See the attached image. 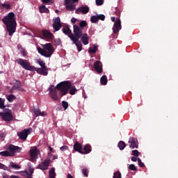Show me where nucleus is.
<instances>
[{
  "mask_svg": "<svg viewBox=\"0 0 178 178\" xmlns=\"http://www.w3.org/2000/svg\"><path fill=\"white\" fill-rule=\"evenodd\" d=\"M92 150V147H91V145L87 144L83 147V153L82 155H87V154H90Z\"/></svg>",
  "mask_w": 178,
  "mask_h": 178,
  "instance_id": "obj_22",
  "label": "nucleus"
},
{
  "mask_svg": "<svg viewBox=\"0 0 178 178\" xmlns=\"http://www.w3.org/2000/svg\"><path fill=\"white\" fill-rule=\"evenodd\" d=\"M17 63L19 65L22 67V69H25V70H29L30 72H35V67L31 66L29 60L18 58L17 59Z\"/></svg>",
  "mask_w": 178,
  "mask_h": 178,
  "instance_id": "obj_4",
  "label": "nucleus"
},
{
  "mask_svg": "<svg viewBox=\"0 0 178 178\" xmlns=\"http://www.w3.org/2000/svg\"><path fill=\"white\" fill-rule=\"evenodd\" d=\"M97 19L102 20V22H104V20H105V16L102 14H100V15H97Z\"/></svg>",
  "mask_w": 178,
  "mask_h": 178,
  "instance_id": "obj_49",
  "label": "nucleus"
},
{
  "mask_svg": "<svg viewBox=\"0 0 178 178\" xmlns=\"http://www.w3.org/2000/svg\"><path fill=\"white\" fill-rule=\"evenodd\" d=\"M72 41L73 44H76L78 52H80L83 49V44H81V42H80L79 40H72Z\"/></svg>",
  "mask_w": 178,
  "mask_h": 178,
  "instance_id": "obj_24",
  "label": "nucleus"
},
{
  "mask_svg": "<svg viewBox=\"0 0 178 178\" xmlns=\"http://www.w3.org/2000/svg\"><path fill=\"white\" fill-rule=\"evenodd\" d=\"M0 169H3V170H8V172H10V169H15L16 170L20 169V165L15 164V163L11 161L8 168V166L0 163Z\"/></svg>",
  "mask_w": 178,
  "mask_h": 178,
  "instance_id": "obj_5",
  "label": "nucleus"
},
{
  "mask_svg": "<svg viewBox=\"0 0 178 178\" xmlns=\"http://www.w3.org/2000/svg\"><path fill=\"white\" fill-rule=\"evenodd\" d=\"M73 148L74 151L83 155V145H81L80 143L76 141L73 145Z\"/></svg>",
  "mask_w": 178,
  "mask_h": 178,
  "instance_id": "obj_18",
  "label": "nucleus"
},
{
  "mask_svg": "<svg viewBox=\"0 0 178 178\" xmlns=\"http://www.w3.org/2000/svg\"><path fill=\"white\" fill-rule=\"evenodd\" d=\"M115 17H111V22H115Z\"/></svg>",
  "mask_w": 178,
  "mask_h": 178,
  "instance_id": "obj_61",
  "label": "nucleus"
},
{
  "mask_svg": "<svg viewBox=\"0 0 178 178\" xmlns=\"http://www.w3.org/2000/svg\"><path fill=\"white\" fill-rule=\"evenodd\" d=\"M113 178H122V173L120 171L114 172Z\"/></svg>",
  "mask_w": 178,
  "mask_h": 178,
  "instance_id": "obj_38",
  "label": "nucleus"
},
{
  "mask_svg": "<svg viewBox=\"0 0 178 178\" xmlns=\"http://www.w3.org/2000/svg\"><path fill=\"white\" fill-rule=\"evenodd\" d=\"M5 107V99L0 98V109H3Z\"/></svg>",
  "mask_w": 178,
  "mask_h": 178,
  "instance_id": "obj_42",
  "label": "nucleus"
},
{
  "mask_svg": "<svg viewBox=\"0 0 178 178\" xmlns=\"http://www.w3.org/2000/svg\"><path fill=\"white\" fill-rule=\"evenodd\" d=\"M49 163H51V159H45L38 165L37 169H40V170H48V168H49Z\"/></svg>",
  "mask_w": 178,
  "mask_h": 178,
  "instance_id": "obj_8",
  "label": "nucleus"
},
{
  "mask_svg": "<svg viewBox=\"0 0 178 178\" xmlns=\"http://www.w3.org/2000/svg\"><path fill=\"white\" fill-rule=\"evenodd\" d=\"M0 155H1V156H12V154L9 151L1 152Z\"/></svg>",
  "mask_w": 178,
  "mask_h": 178,
  "instance_id": "obj_37",
  "label": "nucleus"
},
{
  "mask_svg": "<svg viewBox=\"0 0 178 178\" xmlns=\"http://www.w3.org/2000/svg\"><path fill=\"white\" fill-rule=\"evenodd\" d=\"M129 169L130 170H134V171L137 170V168L136 167V165L134 164H130L129 166Z\"/></svg>",
  "mask_w": 178,
  "mask_h": 178,
  "instance_id": "obj_47",
  "label": "nucleus"
},
{
  "mask_svg": "<svg viewBox=\"0 0 178 178\" xmlns=\"http://www.w3.org/2000/svg\"><path fill=\"white\" fill-rule=\"evenodd\" d=\"M131 160L132 161V162H137V161H138V159H137V157L134 156L131 158Z\"/></svg>",
  "mask_w": 178,
  "mask_h": 178,
  "instance_id": "obj_55",
  "label": "nucleus"
},
{
  "mask_svg": "<svg viewBox=\"0 0 178 178\" xmlns=\"http://www.w3.org/2000/svg\"><path fill=\"white\" fill-rule=\"evenodd\" d=\"M42 35L44 38H45V40H53L54 38V34H52V33H51V31L48 30L44 29L42 31Z\"/></svg>",
  "mask_w": 178,
  "mask_h": 178,
  "instance_id": "obj_19",
  "label": "nucleus"
},
{
  "mask_svg": "<svg viewBox=\"0 0 178 178\" xmlns=\"http://www.w3.org/2000/svg\"><path fill=\"white\" fill-rule=\"evenodd\" d=\"M73 29L74 33H72V35H70V38L71 41H79V40H80V38L84 35L83 29L79 28V26L77 25H74Z\"/></svg>",
  "mask_w": 178,
  "mask_h": 178,
  "instance_id": "obj_3",
  "label": "nucleus"
},
{
  "mask_svg": "<svg viewBox=\"0 0 178 178\" xmlns=\"http://www.w3.org/2000/svg\"><path fill=\"white\" fill-rule=\"evenodd\" d=\"M67 178H73V176H72L70 174H68L67 175Z\"/></svg>",
  "mask_w": 178,
  "mask_h": 178,
  "instance_id": "obj_60",
  "label": "nucleus"
},
{
  "mask_svg": "<svg viewBox=\"0 0 178 178\" xmlns=\"http://www.w3.org/2000/svg\"><path fill=\"white\" fill-rule=\"evenodd\" d=\"M49 178H56V173L55 172V168H52L49 172Z\"/></svg>",
  "mask_w": 178,
  "mask_h": 178,
  "instance_id": "obj_30",
  "label": "nucleus"
},
{
  "mask_svg": "<svg viewBox=\"0 0 178 178\" xmlns=\"http://www.w3.org/2000/svg\"><path fill=\"white\" fill-rule=\"evenodd\" d=\"M38 62V65H40V66H41V67H42L41 69L47 67V66H45V63L44 61L39 60Z\"/></svg>",
  "mask_w": 178,
  "mask_h": 178,
  "instance_id": "obj_48",
  "label": "nucleus"
},
{
  "mask_svg": "<svg viewBox=\"0 0 178 178\" xmlns=\"http://www.w3.org/2000/svg\"><path fill=\"white\" fill-rule=\"evenodd\" d=\"M63 33L65 34V35H68L69 38H70V35H73L72 30L67 27L63 29Z\"/></svg>",
  "mask_w": 178,
  "mask_h": 178,
  "instance_id": "obj_26",
  "label": "nucleus"
},
{
  "mask_svg": "<svg viewBox=\"0 0 178 178\" xmlns=\"http://www.w3.org/2000/svg\"><path fill=\"white\" fill-rule=\"evenodd\" d=\"M56 44L57 45H60L62 44V41L60 40V39H56Z\"/></svg>",
  "mask_w": 178,
  "mask_h": 178,
  "instance_id": "obj_56",
  "label": "nucleus"
},
{
  "mask_svg": "<svg viewBox=\"0 0 178 178\" xmlns=\"http://www.w3.org/2000/svg\"><path fill=\"white\" fill-rule=\"evenodd\" d=\"M140 152H138V150L135 149V150H132V155L134 156H138L140 155Z\"/></svg>",
  "mask_w": 178,
  "mask_h": 178,
  "instance_id": "obj_46",
  "label": "nucleus"
},
{
  "mask_svg": "<svg viewBox=\"0 0 178 178\" xmlns=\"http://www.w3.org/2000/svg\"><path fill=\"white\" fill-rule=\"evenodd\" d=\"M31 133V129H24L21 132L17 133L18 137L20 138V140H26L29 134Z\"/></svg>",
  "mask_w": 178,
  "mask_h": 178,
  "instance_id": "obj_10",
  "label": "nucleus"
},
{
  "mask_svg": "<svg viewBox=\"0 0 178 178\" xmlns=\"http://www.w3.org/2000/svg\"><path fill=\"white\" fill-rule=\"evenodd\" d=\"M2 177L3 178H9V175L8 174H6V172H3Z\"/></svg>",
  "mask_w": 178,
  "mask_h": 178,
  "instance_id": "obj_57",
  "label": "nucleus"
},
{
  "mask_svg": "<svg viewBox=\"0 0 178 178\" xmlns=\"http://www.w3.org/2000/svg\"><path fill=\"white\" fill-rule=\"evenodd\" d=\"M8 150L10 151V154H11V156H13L16 152H20L21 148L14 145H9Z\"/></svg>",
  "mask_w": 178,
  "mask_h": 178,
  "instance_id": "obj_15",
  "label": "nucleus"
},
{
  "mask_svg": "<svg viewBox=\"0 0 178 178\" xmlns=\"http://www.w3.org/2000/svg\"><path fill=\"white\" fill-rule=\"evenodd\" d=\"M60 151H67L69 149V147L67 145H64L60 148Z\"/></svg>",
  "mask_w": 178,
  "mask_h": 178,
  "instance_id": "obj_52",
  "label": "nucleus"
},
{
  "mask_svg": "<svg viewBox=\"0 0 178 178\" xmlns=\"http://www.w3.org/2000/svg\"><path fill=\"white\" fill-rule=\"evenodd\" d=\"M69 92H70V95H74V94H76L77 92V89L76 88V86L72 87V85H71V88L70 89Z\"/></svg>",
  "mask_w": 178,
  "mask_h": 178,
  "instance_id": "obj_33",
  "label": "nucleus"
},
{
  "mask_svg": "<svg viewBox=\"0 0 178 178\" xmlns=\"http://www.w3.org/2000/svg\"><path fill=\"white\" fill-rule=\"evenodd\" d=\"M19 51H20V53L22 54V56H27V51H26V49L20 47H19Z\"/></svg>",
  "mask_w": 178,
  "mask_h": 178,
  "instance_id": "obj_34",
  "label": "nucleus"
},
{
  "mask_svg": "<svg viewBox=\"0 0 178 178\" xmlns=\"http://www.w3.org/2000/svg\"><path fill=\"white\" fill-rule=\"evenodd\" d=\"M0 116L1 119L4 120V122H11L13 119V116L12 115V111L8 110V111L1 112Z\"/></svg>",
  "mask_w": 178,
  "mask_h": 178,
  "instance_id": "obj_7",
  "label": "nucleus"
},
{
  "mask_svg": "<svg viewBox=\"0 0 178 178\" xmlns=\"http://www.w3.org/2000/svg\"><path fill=\"white\" fill-rule=\"evenodd\" d=\"M74 3H76V2H79V0H71Z\"/></svg>",
  "mask_w": 178,
  "mask_h": 178,
  "instance_id": "obj_62",
  "label": "nucleus"
},
{
  "mask_svg": "<svg viewBox=\"0 0 178 178\" xmlns=\"http://www.w3.org/2000/svg\"><path fill=\"white\" fill-rule=\"evenodd\" d=\"M26 178H33L31 176H28Z\"/></svg>",
  "mask_w": 178,
  "mask_h": 178,
  "instance_id": "obj_64",
  "label": "nucleus"
},
{
  "mask_svg": "<svg viewBox=\"0 0 178 178\" xmlns=\"http://www.w3.org/2000/svg\"><path fill=\"white\" fill-rule=\"evenodd\" d=\"M56 88L60 91V97H63L66 95L69 92L70 88H72V83L69 81L60 82L57 84Z\"/></svg>",
  "mask_w": 178,
  "mask_h": 178,
  "instance_id": "obj_2",
  "label": "nucleus"
},
{
  "mask_svg": "<svg viewBox=\"0 0 178 178\" xmlns=\"http://www.w3.org/2000/svg\"><path fill=\"white\" fill-rule=\"evenodd\" d=\"M62 106L64 108V111H66V109H67V108H69V103H67V102H66V101H63Z\"/></svg>",
  "mask_w": 178,
  "mask_h": 178,
  "instance_id": "obj_39",
  "label": "nucleus"
},
{
  "mask_svg": "<svg viewBox=\"0 0 178 178\" xmlns=\"http://www.w3.org/2000/svg\"><path fill=\"white\" fill-rule=\"evenodd\" d=\"M95 2L97 6H101V5H104V0H96Z\"/></svg>",
  "mask_w": 178,
  "mask_h": 178,
  "instance_id": "obj_50",
  "label": "nucleus"
},
{
  "mask_svg": "<svg viewBox=\"0 0 178 178\" xmlns=\"http://www.w3.org/2000/svg\"><path fill=\"white\" fill-rule=\"evenodd\" d=\"M94 68L95 72H97V73H98L99 74H100V73H102V72H104V70L102 69V63L99 60H97L94 63Z\"/></svg>",
  "mask_w": 178,
  "mask_h": 178,
  "instance_id": "obj_17",
  "label": "nucleus"
},
{
  "mask_svg": "<svg viewBox=\"0 0 178 178\" xmlns=\"http://www.w3.org/2000/svg\"><path fill=\"white\" fill-rule=\"evenodd\" d=\"M34 114L35 116H46L47 113L45 112H41L40 108H34L33 109Z\"/></svg>",
  "mask_w": 178,
  "mask_h": 178,
  "instance_id": "obj_25",
  "label": "nucleus"
},
{
  "mask_svg": "<svg viewBox=\"0 0 178 178\" xmlns=\"http://www.w3.org/2000/svg\"><path fill=\"white\" fill-rule=\"evenodd\" d=\"M29 175H31V176H32L33 173H34V168H33L31 166H30L29 168Z\"/></svg>",
  "mask_w": 178,
  "mask_h": 178,
  "instance_id": "obj_53",
  "label": "nucleus"
},
{
  "mask_svg": "<svg viewBox=\"0 0 178 178\" xmlns=\"http://www.w3.org/2000/svg\"><path fill=\"white\" fill-rule=\"evenodd\" d=\"M49 90L51 98H52V99L54 101H58L59 99V97L58 96V92L56 90L51 88H49Z\"/></svg>",
  "mask_w": 178,
  "mask_h": 178,
  "instance_id": "obj_20",
  "label": "nucleus"
},
{
  "mask_svg": "<svg viewBox=\"0 0 178 178\" xmlns=\"http://www.w3.org/2000/svg\"><path fill=\"white\" fill-rule=\"evenodd\" d=\"M89 12L90 7H88V6H81L75 10L76 15H80V13H82V15H87Z\"/></svg>",
  "mask_w": 178,
  "mask_h": 178,
  "instance_id": "obj_11",
  "label": "nucleus"
},
{
  "mask_svg": "<svg viewBox=\"0 0 178 178\" xmlns=\"http://www.w3.org/2000/svg\"><path fill=\"white\" fill-rule=\"evenodd\" d=\"M21 86L22 83L19 82V81H16L15 85L13 86L12 90H17L18 88H20Z\"/></svg>",
  "mask_w": 178,
  "mask_h": 178,
  "instance_id": "obj_36",
  "label": "nucleus"
},
{
  "mask_svg": "<svg viewBox=\"0 0 178 178\" xmlns=\"http://www.w3.org/2000/svg\"><path fill=\"white\" fill-rule=\"evenodd\" d=\"M138 163L140 168H144V166H145V165L141 161V159L140 158H138Z\"/></svg>",
  "mask_w": 178,
  "mask_h": 178,
  "instance_id": "obj_45",
  "label": "nucleus"
},
{
  "mask_svg": "<svg viewBox=\"0 0 178 178\" xmlns=\"http://www.w3.org/2000/svg\"><path fill=\"white\" fill-rule=\"evenodd\" d=\"M43 48L46 51V58H51V56H52V55L54 54V52H55V50L54 49V46H52V44L51 43L45 44Z\"/></svg>",
  "mask_w": 178,
  "mask_h": 178,
  "instance_id": "obj_6",
  "label": "nucleus"
},
{
  "mask_svg": "<svg viewBox=\"0 0 178 178\" xmlns=\"http://www.w3.org/2000/svg\"><path fill=\"white\" fill-rule=\"evenodd\" d=\"M39 10L40 13H49V10L44 5L40 6Z\"/></svg>",
  "mask_w": 178,
  "mask_h": 178,
  "instance_id": "obj_27",
  "label": "nucleus"
},
{
  "mask_svg": "<svg viewBox=\"0 0 178 178\" xmlns=\"http://www.w3.org/2000/svg\"><path fill=\"white\" fill-rule=\"evenodd\" d=\"M49 151L50 152H52V151H54V149L52 147H49Z\"/></svg>",
  "mask_w": 178,
  "mask_h": 178,
  "instance_id": "obj_63",
  "label": "nucleus"
},
{
  "mask_svg": "<svg viewBox=\"0 0 178 178\" xmlns=\"http://www.w3.org/2000/svg\"><path fill=\"white\" fill-rule=\"evenodd\" d=\"M129 148L134 149V148H138V140L137 138L132 137L129 140Z\"/></svg>",
  "mask_w": 178,
  "mask_h": 178,
  "instance_id": "obj_14",
  "label": "nucleus"
},
{
  "mask_svg": "<svg viewBox=\"0 0 178 178\" xmlns=\"http://www.w3.org/2000/svg\"><path fill=\"white\" fill-rule=\"evenodd\" d=\"M52 0H42L43 3H49Z\"/></svg>",
  "mask_w": 178,
  "mask_h": 178,
  "instance_id": "obj_58",
  "label": "nucleus"
},
{
  "mask_svg": "<svg viewBox=\"0 0 178 178\" xmlns=\"http://www.w3.org/2000/svg\"><path fill=\"white\" fill-rule=\"evenodd\" d=\"M30 156L31 159H37L38 158V155H40V150L37 149V147H33L30 149Z\"/></svg>",
  "mask_w": 178,
  "mask_h": 178,
  "instance_id": "obj_12",
  "label": "nucleus"
},
{
  "mask_svg": "<svg viewBox=\"0 0 178 178\" xmlns=\"http://www.w3.org/2000/svg\"><path fill=\"white\" fill-rule=\"evenodd\" d=\"M100 83L102 86H106L108 84V78L106 75H103L100 79Z\"/></svg>",
  "mask_w": 178,
  "mask_h": 178,
  "instance_id": "obj_28",
  "label": "nucleus"
},
{
  "mask_svg": "<svg viewBox=\"0 0 178 178\" xmlns=\"http://www.w3.org/2000/svg\"><path fill=\"white\" fill-rule=\"evenodd\" d=\"M86 26H87V22L86 21H81L80 23H79V29H84V27H86Z\"/></svg>",
  "mask_w": 178,
  "mask_h": 178,
  "instance_id": "obj_41",
  "label": "nucleus"
},
{
  "mask_svg": "<svg viewBox=\"0 0 178 178\" xmlns=\"http://www.w3.org/2000/svg\"><path fill=\"white\" fill-rule=\"evenodd\" d=\"M10 178H20V177H17V176H16V175H11V176L10 177Z\"/></svg>",
  "mask_w": 178,
  "mask_h": 178,
  "instance_id": "obj_59",
  "label": "nucleus"
},
{
  "mask_svg": "<svg viewBox=\"0 0 178 178\" xmlns=\"http://www.w3.org/2000/svg\"><path fill=\"white\" fill-rule=\"evenodd\" d=\"M3 8H5V9H10V4L9 3H3L1 5Z\"/></svg>",
  "mask_w": 178,
  "mask_h": 178,
  "instance_id": "obj_51",
  "label": "nucleus"
},
{
  "mask_svg": "<svg viewBox=\"0 0 178 178\" xmlns=\"http://www.w3.org/2000/svg\"><path fill=\"white\" fill-rule=\"evenodd\" d=\"M20 175H21V176H24V177H29V176H31V175H30V173H29V172H27L26 170L22 171L20 172Z\"/></svg>",
  "mask_w": 178,
  "mask_h": 178,
  "instance_id": "obj_43",
  "label": "nucleus"
},
{
  "mask_svg": "<svg viewBox=\"0 0 178 178\" xmlns=\"http://www.w3.org/2000/svg\"><path fill=\"white\" fill-rule=\"evenodd\" d=\"M97 49H98V47L97 46L94 45V47L89 48L88 52H89V54H95V52H97Z\"/></svg>",
  "mask_w": 178,
  "mask_h": 178,
  "instance_id": "obj_35",
  "label": "nucleus"
},
{
  "mask_svg": "<svg viewBox=\"0 0 178 178\" xmlns=\"http://www.w3.org/2000/svg\"><path fill=\"white\" fill-rule=\"evenodd\" d=\"M67 10L73 12L76 9V5L72 3V0H64Z\"/></svg>",
  "mask_w": 178,
  "mask_h": 178,
  "instance_id": "obj_13",
  "label": "nucleus"
},
{
  "mask_svg": "<svg viewBox=\"0 0 178 178\" xmlns=\"http://www.w3.org/2000/svg\"><path fill=\"white\" fill-rule=\"evenodd\" d=\"M120 30H122V22L120 21V19H118L113 26V33L114 34H118Z\"/></svg>",
  "mask_w": 178,
  "mask_h": 178,
  "instance_id": "obj_9",
  "label": "nucleus"
},
{
  "mask_svg": "<svg viewBox=\"0 0 178 178\" xmlns=\"http://www.w3.org/2000/svg\"><path fill=\"white\" fill-rule=\"evenodd\" d=\"M35 72H37L38 74H41L42 76H48V68H36L35 67Z\"/></svg>",
  "mask_w": 178,
  "mask_h": 178,
  "instance_id": "obj_21",
  "label": "nucleus"
},
{
  "mask_svg": "<svg viewBox=\"0 0 178 178\" xmlns=\"http://www.w3.org/2000/svg\"><path fill=\"white\" fill-rule=\"evenodd\" d=\"M3 23H4L6 26L7 31L9 35H13V33L16 31V18H15V13L11 12L9 13L7 16L2 19Z\"/></svg>",
  "mask_w": 178,
  "mask_h": 178,
  "instance_id": "obj_1",
  "label": "nucleus"
},
{
  "mask_svg": "<svg viewBox=\"0 0 178 178\" xmlns=\"http://www.w3.org/2000/svg\"><path fill=\"white\" fill-rule=\"evenodd\" d=\"M90 22H92V23H97V22H98V17L95 16V15H92L90 17Z\"/></svg>",
  "mask_w": 178,
  "mask_h": 178,
  "instance_id": "obj_40",
  "label": "nucleus"
},
{
  "mask_svg": "<svg viewBox=\"0 0 178 178\" xmlns=\"http://www.w3.org/2000/svg\"><path fill=\"white\" fill-rule=\"evenodd\" d=\"M82 173L84 175L85 177H88V169L87 168H83L82 169Z\"/></svg>",
  "mask_w": 178,
  "mask_h": 178,
  "instance_id": "obj_44",
  "label": "nucleus"
},
{
  "mask_svg": "<svg viewBox=\"0 0 178 178\" xmlns=\"http://www.w3.org/2000/svg\"><path fill=\"white\" fill-rule=\"evenodd\" d=\"M118 147L120 149H124L126 148V143L123 142L122 140H120L118 143Z\"/></svg>",
  "mask_w": 178,
  "mask_h": 178,
  "instance_id": "obj_31",
  "label": "nucleus"
},
{
  "mask_svg": "<svg viewBox=\"0 0 178 178\" xmlns=\"http://www.w3.org/2000/svg\"><path fill=\"white\" fill-rule=\"evenodd\" d=\"M53 28L56 31H59L60 29H62V24H60V18L59 17H57L54 22L53 23Z\"/></svg>",
  "mask_w": 178,
  "mask_h": 178,
  "instance_id": "obj_16",
  "label": "nucleus"
},
{
  "mask_svg": "<svg viewBox=\"0 0 178 178\" xmlns=\"http://www.w3.org/2000/svg\"><path fill=\"white\" fill-rule=\"evenodd\" d=\"M6 99H8V102H13L15 99H16V97L14 95H9L6 96Z\"/></svg>",
  "mask_w": 178,
  "mask_h": 178,
  "instance_id": "obj_32",
  "label": "nucleus"
},
{
  "mask_svg": "<svg viewBox=\"0 0 178 178\" xmlns=\"http://www.w3.org/2000/svg\"><path fill=\"white\" fill-rule=\"evenodd\" d=\"M77 22V19L72 17L71 19V23H72V24H76V22Z\"/></svg>",
  "mask_w": 178,
  "mask_h": 178,
  "instance_id": "obj_54",
  "label": "nucleus"
},
{
  "mask_svg": "<svg viewBox=\"0 0 178 178\" xmlns=\"http://www.w3.org/2000/svg\"><path fill=\"white\" fill-rule=\"evenodd\" d=\"M81 40L83 45H88V40H90L88 34L84 33L83 35L81 36Z\"/></svg>",
  "mask_w": 178,
  "mask_h": 178,
  "instance_id": "obj_23",
  "label": "nucleus"
},
{
  "mask_svg": "<svg viewBox=\"0 0 178 178\" xmlns=\"http://www.w3.org/2000/svg\"><path fill=\"white\" fill-rule=\"evenodd\" d=\"M38 51L39 54H40V55H42V56H45V58H47V50H45V49L38 47Z\"/></svg>",
  "mask_w": 178,
  "mask_h": 178,
  "instance_id": "obj_29",
  "label": "nucleus"
}]
</instances>
